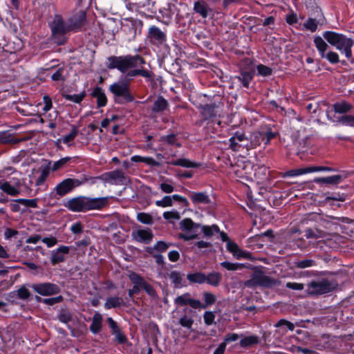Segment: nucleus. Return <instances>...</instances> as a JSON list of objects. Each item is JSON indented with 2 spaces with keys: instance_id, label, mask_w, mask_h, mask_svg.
I'll use <instances>...</instances> for the list:
<instances>
[{
  "instance_id": "obj_1",
  "label": "nucleus",
  "mask_w": 354,
  "mask_h": 354,
  "mask_svg": "<svg viewBox=\"0 0 354 354\" xmlns=\"http://www.w3.org/2000/svg\"><path fill=\"white\" fill-rule=\"evenodd\" d=\"M145 63L144 59L140 55H125V56H111L108 58L107 67L109 68H117L121 73H124L129 70L127 77L129 79L126 81L120 80L112 84L110 87V91L116 97H121L127 102H131L133 100V96L129 93V81L131 77L136 75H141L146 78L151 77V73L142 68V65Z\"/></svg>"
},
{
  "instance_id": "obj_2",
  "label": "nucleus",
  "mask_w": 354,
  "mask_h": 354,
  "mask_svg": "<svg viewBox=\"0 0 354 354\" xmlns=\"http://www.w3.org/2000/svg\"><path fill=\"white\" fill-rule=\"evenodd\" d=\"M324 38L338 50L344 53L347 58L352 57L351 48L354 44L351 38H348L342 34L333 31H326L323 33Z\"/></svg>"
},
{
  "instance_id": "obj_3",
  "label": "nucleus",
  "mask_w": 354,
  "mask_h": 354,
  "mask_svg": "<svg viewBox=\"0 0 354 354\" xmlns=\"http://www.w3.org/2000/svg\"><path fill=\"white\" fill-rule=\"evenodd\" d=\"M337 287L335 281L322 278L310 281L306 286V292L309 295L315 296L330 292Z\"/></svg>"
},
{
  "instance_id": "obj_4",
  "label": "nucleus",
  "mask_w": 354,
  "mask_h": 354,
  "mask_svg": "<svg viewBox=\"0 0 354 354\" xmlns=\"http://www.w3.org/2000/svg\"><path fill=\"white\" fill-rule=\"evenodd\" d=\"M50 27L54 39H57L56 42L59 44H63L62 36L70 31L73 26L65 22L62 16L57 15L50 23Z\"/></svg>"
},
{
  "instance_id": "obj_5",
  "label": "nucleus",
  "mask_w": 354,
  "mask_h": 354,
  "mask_svg": "<svg viewBox=\"0 0 354 354\" xmlns=\"http://www.w3.org/2000/svg\"><path fill=\"white\" fill-rule=\"evenodd\" d=\"M279 282L277 280L270 278L263 274L260 270H256L252 274L251 278L245 282V286L248 288H253L257 286L272 287L278 286Z\"/></svg>"
},
{
  "instance_id": "obj_6",
  "label": "nucleus",
  "mask_w": 354,
  "mask_h": 354,
  "mask_svg": "<svg viewBox=\"0 0 354 354\" xmlns=\"http://www.w3.org/2000/svg\"><path fill=\"white\" fill-rule=\"evenodd\" d=\"M15 173V169L11 167H6L0 169V189L8 195L15 196L19 194L20 191L12 187V185L7 180L10 174Z\"/></svg>"
},
{
  "instance_id": "obj_7",
  "label": "nucleus",
  "mask_w": 354,
  "mask_h": 354,
  "mask_svg": "<svg viewBox=\"0 0 354 354\" xmlns=\"http://www.w3.org/2000/svg\"><path fill=\"white\" fill-rule=\"evenodd\" d=\"M100 178L105 183L110 185H126L127 178L123 171L120 170H114L106 172L100 176Z\"/></svg>"
},
{
  "instance_id": "obj_8",
  "label": "nucleus",
  "mask_w": 354,
  "mask_h": 354,
  "mask_svg": "<svg viewBox=\"0 0 354 354\" xmlns=\"http://www.w3.org/2000/svg\"><path fill=\"white\" fill-rule=\"evenodd\" d=\"M229 142L230 147L233 151H240L241 148L249 150V139L242 132H236Z\"/></svg>"
},
{
  "instance_id": "obj_9",
  "label": "nucleus",
  "mask_w": 354,
  "mask_h": 354,
  "mask_svg": "<svg viewBox=\"0 0 354 354\" xmlns=\"http://www.w3.org/2000/svg\"><path fill=\"white\" fill-rule=\"evenodd\" d=\"M81 185V181L75 178H66L59 183L55 188L56 194L63 196L71 192L75 187Z\"/></svg>"
},
{
  "instance_id": "obj_10",
  "label": "nucleus",
  "mask_w": 354,
  "mask_h": 354,
  "mask_svg": "<svg viewBox=\"0 0 354 354\" xmlns=\"http://www.w3.org/2000/svg\"><path fill=\"white\" fill-rule=\"evenodd\" d=\"M32 288L37 293L43 296L55 295L60 291L59 286L52 283H35Z\"/></svg>"
},
{
  "instance_id": "obj_11",
  "label": "nucleus",
  "mask_w": 354,
  "mask_h": 354,
  "mask_svg": "<svg viewBox=\"0 0 354 354\" xmlns=\"http://www.w3.org/2000/svg\"><path fill=\"white\" fill-rule=\"evenodd\" d=\"M174 304L180 306L189 305L194 309H201V307H205L200 300L192 299L190 293L189 292L178 296L174 299Z\"/></svg>"
},
{
  "instance_id": "obj_12",
  "label": "nucleus",
  "mask_w": 354,
  "mask_h": 354,
  "mask_svg": "<svg viewBox=\"0 0 354 354\" xmlns=\"http://www.w3.org/2000/svg\"><path fill=\"white\" fill-rule=\"evenodd\" d=\"M66 207L73 212H80L87 211L86 196H79L70 199Z\"/></svg>"
},
{
  "instance_id": "obj_13",
  "label": "nucleus",
  "mask_w": 354,
  "mask_h": 354,
  "mask_svg": "<svg viewBox=\"0 0 354 354\" xmlns=\"http://www.w3.org/2000/svg\"><path fill=\"white\" fill-rule=\"evenodd\" d=\"M131 236L135 241L145 243H150L153 237L152 231L149 228L133 230Z\"/></svg>"
},
{
  "instance_id": "obj_14",
  "label": "nucleus",
  "mask_w": 354,
  "mask_h": 354,
  "mask_svg": "<svg viewBox=\"0 0 354 354\" xmlns=\"http://www.w3.org/2000/svg\"><path fill=\"white\" fill-rule=\"evenodd\" d=\"M149 37L150 41L156 44H162L167 40L165 33L155 26H152L149 28Z\"/></svg>"
},
{
  "instance_id": "obj_15",
  "label": "nucleus",
  "mask_w": 354,
  "mask_h": 354,
  "mask_svg": "<svg viewBox=\"0 0 354 354\" xmlns=\"http://www.w3.org/2000/svg\"><path fill=\"white\" fill-rule=\"evenodd\" d=\"M227 250L237 259H250L251 254L250 252L242 250L239 245L231 241H228L226 243Z\"/></svg>"
},
{
  "instance_id": "obj_16",
  "label": "nucleus",
  "mask_w": 354,
  "mask_h": 354,
  "mask_svg": "<svg viewBox=\"0 0 354 354\" xmlns=\"http://www.w3.org/2000/svg\"><path fill=\"white\" fill-rule=\"evenodd\" d=\"M108 197L89 198L86 197L87 210L100 209L108 203Z\"/></svg>"
},
{
  "instance_id": "obj_17",
  "label": "nucleus",
  "mask_w": 354,
  "mask_h": 354,
  "mask_svg": "<svg viewBox=\"0 0 354 354\" xmlns=\"http://www.w3.org/2000/svg\"><path fill=\"white\" fill-rule=\"evenodd\" d=\"M70 251L68 246L62 245L55 250L52 251L51 263L57 264L63 262L65 259L64 255L67 254Z\"/></svg>"
},
{
  "instance_id": "obj_18",
  "label": "nucleus",
  "mask_w": 354,
  "mask_h": 354,
  "mask_svg": "<svg viewBox=\"0 0 354 354\" xmlns=\"http://www.w3.org/2000/svg\"><path fill=\"white\" fill-rule=\"evenodd\" d=\"M347 177L346 174L334 175L327 177H319L314 179V182L318 184L337 185Z\"/></svg>"
},
{
  "instance_id": "obj_19",
  "label": "nucleus",
  "mask_w": 354,
  "mask_h": 354,
  "mask_svg": "<svg viewBox=\"0 0 354 354\" xmlns=\"http://www.w3.org/2000/svg\"><path fill=\"white\" fill-rule=\"evenodd\" d=\"M249 139V149H254L259 146L261 142L265 143V135L263 131L253 133Z\"/></svg>"
},
{
  "instance_id": "obj_20",
  "label": "nucleus",
  "mask_w": 354,
  "mask_h": 354,
  "mask_svg": "<svg viewBox=\"0 0 354 354\" xmlns=\"http://www.w3.org/2000/svg\"><path fill=\"white\" fill-rule=\"evenodd\" d=\"M192 203L196 204H208L210 203L209 196L205 192H190L189 194Z\"/></svg>"
},
{
  "instance_id": "obj_21",
  "label": "nucleus",
  "mask_w": 354,
  "mask_h": 354,
  "mask_svg": "<svg viewBox=\"0 0 354 354\" xmlns=\"http://www.w3.org/2000/svg\"><path fill=\"white\" fill-rule=\"evenodd\" d=\"M91 95L97 99V103L99 107L104 106L106 104L107 99L106 95L100 87H95L93 90Z\"/></svg>"
},
{
  "instance_id": "obj_22",
  "label": "nucleus",
  "mask_w": 354,
  "mask_h": 354,
  "mask_svg": "<svg viewBox=\"0 0 354 354\" xmlns=\"http://www.w3.org/2000/svg\"><path fill=\"white\" fill-rule=\"evenodd\" d=\"M102 326V316L100 313L95 312L92 319L90 330L93 334H97L101 330Z\"/></svg>"
},
{
  "instance_id": "obj_23",
  "label": "nucleus",
  "mask_w": 354,
  "mask_h": 354,
  "mask_svg": "<svg viewBox=\"0 0 354 354\" xmlns=\"http://www.w3.org/2000/svg\"><path fill=\"white\" fill-rule=\"evenodd\" d=\"M180 228L186 232H197L199 224L195 223L191 218H185L180 223Z\"/></svg>"
},
{
  "instance_id": "obj_24",
  "label": "nucleus",
  "mask_w": 354,
  "mask_h": 354,
  "mask_svg": "<svg viewBox=\"0 0 354 354\" xmlns=\"http://www.w3.org/2000/svg\"><path fill=\"white\" fill-rule=\"evenodd\" d=\"M314 44L319 53L320 57L322 58L325 57V53L327 48H328V46L324 40V39L320 36H316L314 38Z\"/></svg>"
},
{
  "instance_id": "obj_25",
  "label": "nucleus",
  "mask_w": 354,
  "mask_h": 354,
  "mask_svg": "<svg viewBox=\"0 0 354 354\" xmlns=\"http://www.w3.org/2000/svg\"><path fill=\"white\" fill-rule=\"evenodd\" d=\"M124 303L123 299L119 297H111L106 299L104 303L106 309H111L121 306Z\"/></svg>"
},
{
  "instance_id": "obj_26",
  "label": "nucleus",
  "mask_w": 354,
  "mask_h": 354,
  "mask_svg": "<svg viewBox=\"0 0 354 354\" xmlns=\"http://www.w3.org/2000/svg\"><path fill=\"white\" fill-rule=\"evenodd\" d=\"M169 164L171 165L181 166L187 168H195L198 167V164L185 158H180L176 160H171L169 162Z\"/></svg>"
},
{
  "instance_id": "obj_27",
  "label": "nucleus",
  "mask_w": 354,
  "mask_h": 354,
  "mask_svg": "<svg viewBox=\"0 0 354 354\" xmlns=\"http://www.w3.org/2000/svg\"><path fill=\"white\" fill-rule=\"evenodd\" d=\"M167 106V101L165 98L159 97L154 101L152 111L154 112H161L165 111Z\"/></svg>"
},
{
  "instance_id": "obj_28",
  "label": "nucleus",
  "mask_w": 354,
  "mask_h": 354,
  "mask_svg": "<svg viewBox=\"0 0 354 354\" xmlns=\"http://www.w3.org/2000/svg\"><path fill=\"white\" fill-rule=\"evenodd\" d=\"M132 162H142L149 165L151 166H159L160 163L156 161L153 158L151 157H145L141 156H133L131 158Z\"/></svg>"
},
{
  "instance_id": "obj_29",
  "label": "nucleus",
  "mask_w": 354,
  "mask_h": 354,
  "mask_svg": "<svg viewBox=\"0 0 354 354\" xmlns=\"http://www.w3.org/2000/svg\"><path fill=\"white\" fill-rule=\"evenodd\" d=\"M352 105L344 101L337 102L333 105L334 111L337 113H345L352 109Z\"/></svg>"
},
{
  "instance_id": "obj_30",
  "label": "nucleus",
  "mask_w": 354,
  "mask_h": 354,
  "mask_svg": "<svg viewBox=\"0 0 354 354\" xmlns=\"http://www.w3.org/2000/svg\"><path fill=\"white\" fill-rule=\"evenodd\" d=\"M311 173V167L299 168L288 171L283 174V177H293Z\"/></svg>"
},
{
  "instance_id": "obj_31",
  "label": "nucleus",
  "mask_w": 354,
  "mask_h": 354,
  "mask_svg": "<svg viewBox=\"0 0 354 354\" xmlns=\"http://www.w3.org/2000/svg\"><path fill=\"white\" fill-rule=\"evenodd\" d=\"M305 236L306 239H317L324 238L326 236V234L317 229L313 230L308 228L305 230Z\"/></svg>"
},
{
  "instance_id": "obj_32",
  "label": "nucleus",
  "mask_w": 354,
  "mask_h": 354,
  "mask_svg": "<svg viewBox=\"0 0 354 354\" xmlns=\"http://www.w3.org/2000/svg\"><path fill=\"white\" fill-rule=\"evenodd\" d=\"M194 9L196 13H198L203 18L208 15V8L204 2H195Z\"/></svg>"
},
{
  "instance_id": "obj_33",
  "label": "nucleus",
  "mask_w": 354,
  "mask_h": 354,
  "mask_svg": "<svg viewBox=\"0 0 354 354\" xmlns=\"http://www.w3.org/2000/svg\"><path fill=\"white\" fill-rule=\"evenodd\" d=\"M187 279L192 283H203L206 281V276L201 272L189 274Z\"/></svg>"
},
{
  "instance_id": "obj_34",
  "label": "nucleus",
  "mask_w": 354,
  "mask_h": 354,
  "mask_svg": "<svg viewBox=\"0 0 354 354\" xmlns=\"http://www.w3.org/2000/svg\"><path fill=\"white\" fill-rule=\"evenodd\" d=\"M221 280V275L218 272H212L206 276V281L213 286H217Z\"/></svg>"
},
{
  "instance_id": "obj_35",
  "label": "nucleus",
  "mask_w": 354,
  "mask_h": 354,
  "mask_svg": "<svg viewBox=\"0 0 354 354\" xmlns=\"http://www.w3.org/2000/svg\"><path fill=\"white\" fill-rule=\"evenodd\" d=\"M71 160L70 157H65L63 158H61L60 160L55 161L53 162V164L51 165V163L49 162L48 164V168L52 171H55L64 167L69 160Z\"/></svg>"
},
{
  "instance_id": "obj_36",
  "label": "nucleus",
  "mask_w": 354,
  "mask_h": 354,
  "mask_svg": "<svg viewBox=\"0 0 354 354\" xmlns=\"http://www.w3.org/2000/svg\"><path fill=\"white\" fill-rule=\"evenodd\" d=\"M169 277L176 288H180L183 286V276L180 272L177 271H172L169 274Z\"/></svg>"
},
{
  "instance_id": "obj_37",
  "label": "nucleus",
  "mask_w": 354,
  "mask_h": 354,
  "mask_svg": "<svg viewBox=\"0 0 354 354\" xmlns=\"http://www.w3.org/2000/svg\"><path fill=\"white\" fill-rule=\"evenodd\" d=\"M216 109L215 104L205 105L202 108V113L205 118H212L216 115Z\"/></svg>"
},
{
  "instance_id": "obj_38",
  "label": "nucleus",
  "mask_w": 354,
  "mask_h": 354,
  "mask_svg": "<svg viewBox=\"0 0 354 354\" xmlns=\"http://www.w3.org/2000/svg\"><path fill=\"white\" fill-rule=\"evenodd\" d=\"M203 297L205 304H203V305L205 306V307H201V309L206 308L208 306L214 304L216 300V296L209 292H205L203 293Z\"/></svg>"
},
{
  "instance_id": "obj_39",
  "label": "nucleus",
  "mask_w": 354,
  "mask_h": 354,
  "mask_svg": "<svg viewBox=\"0 0 354 354\" xmlns=\"http://www.w3.org/2000/svg\"><path fill=\"white\" fill-rule=\"evenodd\" d=\"M295 265L298 268L304 269L314 266L315 265V262L313 259H306L295 261Z\"/></svg>"
},
{
  "instance_id": "obj_40",
  "label": "nucleus",
  "mask_w": 354,
  "mask_h": 354,
  "mask_svg": "<svg viewBox=\"0 0 354 354\" xmlns=\"http://www.w3.org/2000/svg\"><path fill=\"white\" fill-rule=\"evenodd\" d=\"M258 343V337L255 335L248 336L243 338L240 341V345L242 347L252 346Z\"/></svg>"
},
{
  "instance_id": "obj_41",
  "label": "nucleus",
  "mask_w": 354,
  "mask_h": 354,
  "mask_svg": "<svg viewBox=\"0 0 354 354\" xmlns=\"http://www.w3.org/2000/svg\"><path fill=\"white\" fill-rule=\"evenodd\" d=\"M137 220L142 223L146 225H151L153 223V218L152 216L145 212H140L137 214Z\"/></svg>"
},
{
  "instance_id": "obj_42",
  "label": "nucleus",
  "mask_w": 354,
  "mask_h": 354,
  "mask_svg": "<svg viewBox=\"0 0 354 354\" xmlns=\"http://www.w3.org/2000/svg\"><path fill=\"white\" fill-rule=\"evenodd\" d=\"M155 204L161 207H171L173 205L172 198L171 196H165L161 200L156 201Z\"/></svg>"
},
{
  "instance_id": "obj_43",
  "label": "nucleus",
  "mask_w": 354,
  "mask_h": 354,
  "mask_svg": "<svg viewBox=\"0 0 354 354\" xmlns=\"http://www.w3.org/2000/svg\"><path fill=\"white\" fill-rule=\"evenodd\" d=\"M253 77V73L252 72H243L241 73V75L238 77L239 80L242 82L245 87H248L250 81Z\"/></svg>"
},
{
  "instance_id": "obj_44",
  "label": "nucleus",
  "mask_w": 354,
  "mask_h": 354,
  "mask_svg": "<svg viewBox=\"0 0 354 354\" xmlns=\"http://www.w3.org/2000/svg\"><path fill=\"white\" fill-rule=\"evenodd\" d=\"M221 266L227 270H237L245 267L244 264L234 263L229 261H223L221 263Z\"/></svg>"
},
{
  "instance_id": "obj_45",
  "label": "nucleus",
  "mask_w": 354,
  "mask_h": 354,
  "mask_svg": "<svg viewBox=\"0 0 354 354\" xmlns=\"http://www.w3.org/2000/svg\"><path fill=\"white\" fill-rule=\"evenodd\" d=\"M202 232L206 236H211L214 232H218L219 228L217 225H213L212 226L203 225L201 227Z\"/></svg>"
},
{
  "instance_id": "obj_46",
  "label": "nucleus",
  "mask_w": 354,
  "mask_h": 354,
  "mask_svg": "<svg viewBox=\"0 0 354 354\" xmlns=\"http://www.w3.org/2000/svg\"><path fill=\"white\" fill-rule=\"evenodd\" d=\"M16 201L19 203L20 204L24 205L25 207H30L32 208H35L37 207V199H25V198H19L17 199Z\"/></svg>"
},
{
  "instance_id": "obj_47",
  "label": "nucleus",
  "mask_w": 354,
  "mask_h": 354,
  "mask_svg": "<svg viewBox=\"0 0 354 354\" xmlns=\"http://www.w3.org/2000/svg\"><path fill=\"white\" fill-rule=\"evenodd\" d=\"M162 216L165 220L168 221L179 220L180 218L179 212L176 210L165 212Z\"/></svg>"
},
{
  "instance_id": "obj_48",
  "label": "nucleus",
  "mask_w": 354,
  "mask_h": 354,
  "mask_svg": "<svg viewBox=\"0 0 354 354\" xmlns=\"http://www.w3.org/2000/svg\"><path fill=\"white\" fill-rule=\"evenodd\" d=\"M84 97H85L84 93H82L80 94H73V95H69V94L64 95V97L66 100L73 102L75 103L81 102L82 101V100L84 98Z\"/></svg>"
},
{
  "instance_id": "obj_49",
  "label": "nucleus",
  "mask_w": 354,
  "mask_h": 354,
  "mask_svg": "<svg viewBox=\"0 0 354 354\" xmlns=\"http://www.w3.org/2000/svg\"><path fill=\"white\" fill-rule=\"evenodd\" d=\"M136 4L139 8H145L151 10L155 4V0H138Z\"/></svg>"
},
{
  "instance_id": "obj_50",
  "label": "nucleus",
  "mask_w": 354,
  "mask_h": 354,
  "mask_svg": "<svg viewBox=\"0 0 354 354\" xmlns=\"http://www.w3.org/2000/svg\"><path fill=\"white\" fill-rule=\"evenodd\" d=\"M179 323L183 327L189 329L193 325L194 319L187 315H184L180 319Z\"/></svg>"
},
{
  "instance_id": "obj_51",
  "label": "nucleus",
  "mask_w": 354,
  "mask_h": 354,
  "mask_svg": "<svg viewBox=\"0 0 354 354\" xmlns=\"http://www.w3.org/2000/svg\"><path fill=\"white\" fill-rule=\"evenodd\" d=\"M324 58H326L331 64H337L339 61L338 54L333 51H330L327 53H325Z\"/></svg>"
},
{
  "instance_id": "obj_52",
  "label": "nucleus",
  "mask_w": 354,
  "mask_h": 354,
  "mask_svg": "<svg viewBox=\"0 0 354 354\" xmlns=\"http://www.w3.org/2000/svg\"><path fill=\"white\" fill-rule=\"evenodd\" d=\"M169 180H167L166 182L162 183L159 185V188L162 190V192L166 194H171L174 191V187L167 183Z\"/></svg>"
},
{
  "instance_id": "obj_53",
  "label": "nucleus",
  "mask_w": 354,
  "mask_h": 354,
  "mask_svg": "<svg viewBox=\"0 0 354 354\" xmlns=\"http://www.w3.org/2000/svg\"><path fill=\"white\" fill-rule=\"evenodd\" d=\"M77 130L75 128H73L70 133L64 136L62 138V140L64 143L68 145L70 142L73 141L75 139V138L77 136Z\"/></svg>"
},
{
  "instance_id": "obj_54",
  "label": "nucleus",
  "mask_w": 354,
  "mask_h": 354,
  "mask_svg": "<svg viewBox=\"0 0 354 354\" xmlns=\"http://www.w3.org/2000/svg\"><path fill=\"white\" fill-rule=\"evenodd\" d=\"M258 73L262 76H269L272 74V69L266 66L259 64L257 66Z\"/></svg>"
},
{
  "instance_id": "obj_55",
  "label": "nucleus",
  "mask_w": 354,
  "mask_h": 354,
  "mask_svg": "<svg viewBox=\"0 0 354 354\" xmlns=\"http://www.w3.org/2000/svg\"><path fill=\"white\" fill-rule=\"evenodd\" d=\"M178 237L185 241H189L198 237L197 232H187L185 233H180Z\"/></svg>"
},
{
  "instance_id": "obj_56",
  "label": "nucleus",
  "mask_w": 354,
  "mask_h": 354,
  "mask_svg": "<svg viewBox=\"0 0 354 354\" xmlns=\"http://www.w3.org/2000/svg\"><path fill=\"white\" fill-rule=\"evenodd\" d=\"M129 277L130 280L135 285H138V286H140L145 281V280L141 277H140L138 274H137L136 273H134V272L131 273L129 275Z\"/></svg>"
},
{
  "instance_id": "obj_57",
  "label": "nucleus",
  "mask_w": 354,
  "mask_h": 354,
  "mask_svg": "<svg viewBox=\"0 0 354 354\" xmlns=\"http://www.w3.org/2000/svg\"><path fill=\"white\" fill-rule=\"evenodd\" d=\"M9 183L12 185V187L15 189H17V191H20V187L21 186V180L17 176H12L11 178H8L7 179Z\"/></svg>"
},
{
  "instance_id": "obj_58",
  "label": "nucleus",
  "mask_w": 354,
  "mask_h": 354,
  "mask_svg": "<svg viewBox=\"0 0 354 354\" xmlns=\"http://www.w3.org/2000/svg\"><path fill=\"white\" fill-rule=\"evenodd\" d=\"M204 322L207 325H211L215 319L214 313L211 311H206L203 315Z\"/></svg>"
},
{
  "instance_id": "obj_59",
  "label": "nucleus",
  "mask_w": 354,
  "mask_h": 354,
  "mask_svg": "<svg viewBox=\"0 0 354 354\" xmlns=\"http://www.w3.org/2000/svg\"><path fill=\"white\" fill-rule=\"evenodd\" d=\"M140 288L144 289L147 292V293L151 297L156 296V291L153 289V288L151 285L147 283L145 281L143 282V283H142Z\"/></svg>"
},
{
  "instance_id": "obj_60",
  "label": "nucleus",
  "mask_w": 354,
  "mask_h": 354,
  "mask_svg": "<svg viewBox=\"0 0 354 354\" xmlns=\"http://www.w3.org/2000/svg\"><path fill=\"white\" fill-rule=\"evenodd\" d=\"M286 287L294 290H301L304 288V285L303 283L297 282H287Z\"/></svg>"
},
{
  "instance_id": "obj_61",
  "label": "nucleus",
  "mask_w": 354,
  "mask_h": 354,
  "mask_svg": "<svg viewBox=\"0 0 354 354\" xmlns=\"http://www.w3.org/2000/svg\"><path fill=\"white\" fill-rule=\"evenodd\" d=\"M64 68L57 69L51 76L53 81H61L64 80Z\"/></svg>"
},
{
  "instance_id": "obj_62",
  "label": "nucleus",
  "mask_w": 354,
  "mask_h": 354,
  "mask_svg": "<svg viewBox=\"0 0 354 354\" xmlns=\"http://www.w3.org/2000/svg\"><path fill=\"white\" fill-rule=\"evenodd\" d=\"M340 122L345 125L354 127V116L345 115L341 118Z\"/></svg>"
},
{
  "instance_id": "obj_63",
  "label": "nucleus",
  "mask_w": 354,
  "mask_h": 354,
  "mask_svg": "<svg viewBox=\"0 0 354 354\" xmlns=\"http://www.w3.org/2000/svg\"><path fill=\"white\" fill-rule=\"evenodd\" d=\"M281 326H286L290 330H293L295 329V326L292 323L286 319H280L275 325L276 327H279Z\"/></svg>"
},
{
  "instance_id": "obj_64",
  "label": "nucleus",
  "mask_w": 354,
  "mask_h": 354,
  "mask_svg": "<svg viewBox=\"0 0 354 354\" xmlns=\"http://www.w3.org/2000/svg\"><path fill=\"white\" fill-rule=\"evenodd\" d=\"M42 242L46 244L48 248L53 247L57 243V240L54 236L45 237L41 239Z\"/></svg>"
}]
</instances>
